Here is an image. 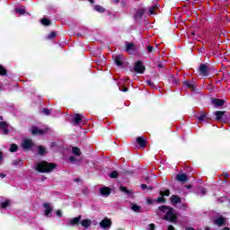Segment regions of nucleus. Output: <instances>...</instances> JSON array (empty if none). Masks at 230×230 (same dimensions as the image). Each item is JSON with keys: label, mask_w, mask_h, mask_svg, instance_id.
Wrapping results in <instances>:
<instances>
[{"label": "nucleus", "mask_w": 230, "mask_h": 230, "mask_svg": "<svg viewBox=\"0 0 230 230\" xmlns=\"http://www.w3.org/2000/svg\"><path fill=\"white\" fill-rule=\"evenodd\" d=\"M80 220H82V216L74 217L68 222V226H76V224L80 223Z\"/></svg>", "instance_id": "dca6fc26"}, {"label": "nucleus", "mask_w": 230, "mask_h": 230, "mask_svg": "<svg viewBox=\"0 0 230 230\" xmlns=\"http://www.w3.org/2000/svg\"><path fill=\"white\" fill-rule=\"evenodd\" d=\"M100 226L102 227V229H110V227L112 226V222L109 218H104L100 223Z\"/></svg>", "instance_id": "9d476101"}, {"label": "nucleus", "mask_w": 230, "mask_h": 230, "mask_svg": "<svg viewBox=\"0 0 230 230\" xmlns=\"http://www.w3.org/2000/svg\"><path fill=\"white\" fill-rule=\"evenodd\" d=\"M43 208H45L46 217H49V215H51V211H53V207H51V204L45 203L43 204Z\"/></svg>", "instance_id": "9b49d317"}, {"label": "nucleus", "mask_w": 230, "mask_h": 230, "mask_svg": "<svg viewBox=\"0 0 230 230\" xmlns=\"http://www.w3.org/2000/svg\"><path fill=\"white\" fill-rule=\"evenodd\" d=\"M205 230H211V228H209V227H207Z\"/></svg>", "instance_id": "e2e57ef3"}, {"label": "nucleus", "mask_w": 230, "mask_h": 230, "mask_svg": "<svg viewBox=\"0 0 230 230\" xmlns=\"http://www.w3.org/2000/svg\"><path fill=\"white\" fill-rule=\"evenodd\" d=\"M225 177H226V178L229 177V174H228V173H226V174H225Z\"/></svg>", "instance_id": "13d9d810"}, {"label": "nucleus", "mask_w": 230, "mask_h": 230, "mask_svg": "<svg viewBox=\"0 0 230 230\" xmlns=\"http://www.w3.org/2000/svg\"><path fill=\"white\" fill-rule=\"evenodd\" d=\"M148 229H149V230H154V229H155V225L150 224L149 226H148Z\"/></svg>", "instance_id": "09e8293b"}, {"label": "nucleus", "mask_w": 230, "mask_h": 230, "mask_svg": "<svg viewBox=\"0 0 230 230\" xmlns=\"http://www.w3.org/2000/svg\"><path fill=\"white\" fill-rule=\"evenodd\" d=\"M131 209L136 213H139V211H141V207L137 205H131Z\"/></svg>", "instance_id": "bb28decb"}, {"label": "nucleus", "mask_w": 230, "mask_h": 230, "mask_svg": "<svg viewBox=\"0 0 230 230\" xmlns=\"http://www.w3.org/2000/svg\"><path fill=\"white\" fill-rule=\"evenodd\" d=\"M186 230H195L193 227H187Z\"/></svg>", "instance_id": "5fc2aeb1"}, {"label": "nucleus", "mask_w": 230, "mask_h": 230, "mask_svg": "<svg viewBox=\"0 0 230 230\" xmlns=\"http://www.w3.org/2000/svg\"><path fill=\"white\" fill-rule=\"evenodd\" d=\"M120 191H123V193H127L128 195L131 193L130 190H127V188L123 186H120Z\"/></svg>", "instance_id": "f704fd0d"}, {"label": "nucleus", "mask_w": 230, "mask_h": 230, "mask_svg": "<svg viewBox=\"0 0 230 230\" xmlns=\"http://www.w3.org/2000/svg\"><path fill=\"white\" fill-rule=\"evenodd\" d=\"M159 211L165 213L164 220H169V222L175 223L177 220V214L175 210L168 206L159 207Z\"/></svg>", "instance_id": "f257e3e1"}, {"label": "nucleus", "mask_w": 230, "mask_h": 230, "mask_svg": "<svg viewBox=\"0 0 230 230\" xmlns=\"http://www.w3.org/2000/svg\"><path fill=\"white\" fill-rule=\"evenodd\" d=\"M39 154L40 155H44V154H46V148L42 146H39Z\"/></svg>", "instance_id": "c756f323"}, {"label": "nucleus", "mask_w": 230, "mask_h": 230, "mask_svg": "<svg viewBox=\"0 0 230 230\" xmlns=\"http://www.w3.org/2000/svg\"><path fill=\"white\" fill-rule=\"evenodd\" d=\"M176 179L180 182H186V181H188V176H186V174H177Z\"/></svg>", "instance_id": "aec40b11"}, {"label": "nucleus", "mask_w": 230, "mask_h": 230, "mask_svg": "<svg viewBox=\"0 0 230 230\" xmlns=\"http://www.w3.org/2000/svg\"><path fill=\"white\" fill-rule=\"evenodd\" d=\"M72 152L74 155H82V152L80 151V148L78 147H72Z\"/></svg>", "instance_id": "393cba45"}, {"label": "nucleus", "mask_w": 230, "mask_h": 230, "mask_svg": "<svg viewBox=\"0 0 230 230\" xmlns=\"http://www.w3.org/2000/svg\"><path fill=\"white\" fill-rule=\"evenodd\" d=\"M187 1H197V0H187Z\"/></svg>", "instance_id": "0e129e2a"}, {"label": "nucleus", "mask_w": 230, "mask_h": 230, "mask_svg": "<svg viewBox=\"0 0 230 230\" xmlns=\"http://www.w3.org/2000/svg\"><path fill=\"white\" fill-rule=\"evenodd\" d=\"M35 170L41 173H48L55 170V164H49L46 161H42L36 164Z\"/></svg>", "instance_id": "f03ea898"}, {"label": "nucleus", "mask_w": 230, "mask_h": 230, "mask_svg": "<svg viewBox=\"0 0 230 230\" xmlns=\"http://www.w3.org/2000/svg\"><path fill=\"white\" fill-rule=\"evenodd\" d=\"M185 188L190 189V188H191V185L185 186Z\"/></svg>", "instance_id": "bf43d9fd"}, {"label": "nucleus", "mask_w": 230, "mask_h": 230, "mask_svg": "<svg viewBox=\"0 0 230 230\" xmlns=\"http://www.w3.org/2000/svg\"><path fill=\"white\" fill-rule=\"evenodd\" d=\"M222 230H230L229 227H225Z\"/></svg>", "instance_id": "4d7b16f0"}, {"label": "nucleus", "mask_w": 230, "mask_h": 230, "mask_svg": "<svg viewBox=\"0 0 230 230\" xmlns=\"http://www.w3.org/2000/svg\"><path fill=\"white\" fill-rule=\"evenodd\" d=\"M56 215H57L58 217H62V211L58 210V211L56 212Z\"/></svg>", "instance_id": "8fccbe9b"}, {"label": "nucleus", "mask_w": 230, "mask_h": 230, "mask_svg": "<svg viewBox=\"0 0 230 230\" xmlns=\"http://www.w3.org/2000/svg\"><path fill=\"white\" fill-rule=\"evenodd\" d=\"M55 37H57V34H55V32H51L49 35V39H55Z\"/></svg>", "instance_id": "37998d69"}, {"label": "nucleus", "mask_w": 230, "mask_h": 230, "mask_svg": "<svg viewBox=\"0 0 230 230\" xmlns=\"http://www.w3.org/2000/svg\"><path fill=\"white\" fill-rule=\"evenodd\" d=\"M224 103H226L225 100L212 99V104L215 105V107H223Z\"/></svg>", "instance_id": "f8f14e48"}, {"label": "nucleus", "mask_w": 230, "mask_h": 230, "mask_svg": "<svg viewBox=\"0 0 230 230\" xmlns=\"http://www.w3.org/2000/svg\"><path fill=\"white\" fill-rule=\"evenodd\" d=\"M114 60H115V64H117L118 66H121V64H123V56H114Z\"/></svg>", "instance_id": "6ab92c4d"}, {"label": "nucleus", "mask_w": 230, "mask_h": 230, "mask_svg": "<svg viewBox=\"0 0 230 230\" xmlns=\"http://www.w3.org/2000/svg\"><path fill=\"white\" fill-rule=\"evenodd\" d=\"M8 206H10V200H5L4 202H3V203L1 204V208H2L3 209H5V208H8Z\"/></svg>", "instance_id": "7c9ffc66"}, {"label": "nucleus", "mask_w": 230, "mask_h": 230, "mask_svg": "<svg viewBox=\"0 0 230 230\" xmlns=\"http://www.w3.org/2000/svg\"><path fill=\"white\" fill-rule=\"evenodd\" d=\"M16 13H19L20 15H24L26 13V8L22 7V8H16L14 10Z\"/></svg>", "instance_id": "b1692460"}, {"label": "nucleus", "mask_w": 230, "mask_h": 230, "mask_svg": "<svg viewBox=\"0 0 230 230\" xmlns=\"http://www.w3.org/2000/svg\"><path fill=\"white\" fill-rule=\"evenodd\" d=\"M214 224L220 227V226H224V224H226V218L220 217L217 218L216 220H214Z\"/></svg>", "instance_id": "f3484780"}, {"label": "nucleus", "mask_w": 230, "mask_h": 230, "mask_svg": "<svg viewBox=\"0 0 230 230\" xmlns=\"http://www.w3.org/2000/svg\"><path fill=\"white\" fill-rule=\"evenodd\" d=\"M4 177H6L5 174L0 173V179H4Z\"/></svg>", "instance_id": "603ef678"}, {"label": "nucleus", "mask_w": 230, "mask_h": 230, "mask_svg": "<svg viewBox=\"0 0 230 230\" xmlns=\"http://www.w3.org/2000/svg\"><path fill=\"white\" fill-rule=\"evenodd\" d=\"M168 230H175V228L173 227V226L171 225L168 226Z\"/></svg>", "instance_id": "3c124183"}, {"label": "nucleus", "mask_w": 230, "mask_h": 230, "mask_svg": "<svg viewBox=\"0 0 230 230\" xmlns=\"http://www.w3.org/2000/svg\"><path fill=\"white\" fill-rule=\"evenodd\" d=\"M22 146L23 150H30L33 147V141L29 138H24L22 142Z\"/></svg>", "instance_id": "20e7f679"}, {"label": "nucleus", "mask_w": 230, "mask_h": 230, "mask_svg": "<svg viewBox=\"0 0 230 230\" xmlns=\"http://www.w3.org/2000/svg\"><path fill=\"white\" fill-rule=\"evenodd\" d=\"M146 84H147V85H150V87H152L153 89H154V87H155V84H154V83H152V81H150V80H147Z\"/></svg>", "instance_id": "ea45409f"}, {"label": "nucleus", "mask_w": 230, "mask_h": 230, "mask_svg": "<svg viewBox=\"0 0 230 230\" xmlns=\"http://www.w3.org/2000/svg\"><path fill=\"white\" fill-rule=\"evenodd\" d=\"M147 203H148V204H152V199H147Z\"/></svg>", "instance_id": "6e6d98bb"}, {"label": "nucleus", "mask_w": 230, "mask_h": 230, "mask_svg": "<svg viewBox=\"0 0 230 230\" xmlns=\"http://www.w3.org/2000/svg\"><path fill=\"white\" fill-rule=\"evenodd\" d=\"M85 121V118L80 114H75L73 119L74 125H80V123H84Z\"/></svg>", "instance_id": "1a4fd4ad"}, {"label": "nucleus", "mask_w": 230, "mask_h": 230, "mask_svg": "<svg viewBox=\"0 0 230 230\" xmlns=\"http://www.w3.org/2000/svg\"><path fill=\"white\" fill-rule=\"evenodd\" d=\"M3 161V154L0 152V162Z\"/></svg>", "instance_id": "864d4df0"}, {"label": "nucleus", "mask_w": 230, "mask_h": 230, "mask_svg": "<svg viewBox=\"0 0 230 230\" xmlns=\"http://www.w3.org/2000/svg\"><path fill=\"white\" fill-rule=\"evenodd\" d=\"M199 191L201 193V196L207 195V193H208V190H206L204 188L199 189Z\"/></svg>", "instance_id": "4c0bfd02"}, {"label": "nucleus", "mask_w": 230, "mask_h": 230, "mask_svg": "<svg viewBox=\"0 0 230 230\" xmlns=\"http://www.w3.org/2000/svg\"><path fill=\"white\" fill-rule=\"evenodd\" d=\"M199 73L202 76H208V66L204 64L199 66Z\"/></svg>", "instance_id": "4468645a"}, {"label": "nucleus", "mask_w": 230, "mask_h": 230, "mask_svg": "<svg viewBox=\"0 0 230 230\" xmlns=\"http://www.w3.org/2000/svg\"><path fill=\"white\" fill-rule=\"evenodd\" d=\"M100 193L101 195H102L103 197H109V195H111V189L107 188V187H103L100 190Z\"/></svg>", "instance_id": "2eb2a0df"}, {"label": "nucleus", "mask_w": 230, "mask_h": 230, "mask_svg": "<svg viewBox=\"0 0 230 230\" xmlns=\"http://www.w3.org/2000/svg\"><path fill=\"white\" fill-rule=\"evenodd\" d=\"M82 227H84V229L89 228V226H91V224H93V221L91 219H83L80 222Z\"/></svg>", "instance_id": "ddd939ff"}, {"label": "nucleus", "mask_w": 230, "mask_h": 230, "mask_svg": "<svg viewBox=\"0 0 230 230\" xmlns=\"http://www.w3.org/2000/svg\"><path fill=\"white\" fill-rule=\"evenodd\" d=\"M31 132L32 136H42V134H46V132H48V128L40 129L37 127H33L31 128Z\"/></svg>", "instance_id": "39448f33"}, {"label": "nucleus", "mask_w": 230, "mask_h": 230, "mask_svg": "<svg viewBox=\"0 0 230 230\" xmlns=\"http://www.w3.org/2000/svg\"><path fill=\"white\" fill-rule=\"evenodd\" d=\"M114 3H119V0H113Z\"/></svg>", "instance_id": "052dcab7"}, {"label": "nucleus", "mask_w": 230, "mask_h": 230, "mask_svg": "<svg viewBox=\"0 0 230 230\" xmlns=\"http://www.w3.org/2000/svg\"><path fill=\"white\" fill-rule=\"evenodd\" d=\"M156 202H159V203H161V202H165V199L163 198V196L162 197H160V198H158L157 199H156Z\"/></svg>", "instance_id": "a18cd8bd"}, {"label": "nucleus", "mask_w": 230, "mask_h": 230, "mask_svg": "<svg viewBox=\"0 0 230 230\" xmlns=\"http://www.w3.org/2000/svg\"><path fill=\"white\" fill-rule=\"evenodd\" d=\"M199 121H204L206 119V113L201 114L199 117H198Z\"/></svg>", "instance_id": "e433bc0d"}, {"label": "nucleus", "mask_w": 230, "mask_h": 230, "mask_svg": "<svg viewBox=\"0 0 230 230\" xmlns=\"http://www.w3.org/2000/svg\"><path fill=\"white\" fill-rule=\"evenodd\" d=\"M22 161L21 160H15L13 161L14 166H18V164H21Z\"/></svg>", "instance_id": "49530a36"}, {"label": "nucleus", "mask_w": 230, "mask_h": 230, "mask_svg": "<svg viewBox=\"0 0 230 230\" xmlns=\"http://www.w3.org/2000/svg\"><path fill=\"white\" fill-rule=\"evenodd\" d=\"M141 189H142V190H153L152 187H148V186H146V184H142V185H141Z\"/></svg>", "instance_id": "58836bf2"}, {"label": "nucleus", "mask_w": 230, "mask_h": 230, "mask_svg": "<svg viewBox=\"0 0 230 230\" xmlns=\"http://www.w3.org/2000/svg\"><path fill=\"white\" fill-rule=\"evenodd\" d=\"M152 51H154V47L152 46H147V53H152Z\"/></svg>", "instance_id": "79ce46f5"}, {"label": "nucleus", "mask_w": 230, "mask_h": 230, "mask_svg": "<svg viewBox=\"0 0 230 230\" xmlns=\"http://www.w3.org/2000/svg\"><path fill=\"white\" fill-rule=\"evenodd\" d=\"M118 172H116V171H113L111 174H110V177L111 178V179H117V177H118Z\"/></svg>", "instance_id": "72a5a7b5"}, {"label": "nucleus", "mask_w": 230, "mask_h": 230, "mask_svg": "<svg viewBox=\"0 0 230 230\" xmlns=\"http://www.w3.org/2000/svg\"><path fill=\"white\" fill-rule=\"evenodd\" d=\"M171 201L172 204H179V202H181V198H179L178 196L172 195L171 197Z\"/></svg>", "instance_id": "5701e85b"}, {"label": "nucleus", "mask_w": 230, "mask_h": 230, "mask_svg": "<svg viewBox=\"0 0 230 230\" xmlns=\"http://www.w3.org/2000/svg\"><path fill=\"white\" fill-rule=\"evenodd\" d=\"M94 10H96V12H101V13H103V12H105V9L100 5H96L94 7Z\"/></svg>", "instance_id": "2f4dec72"}, {"label": "nucleus", "mask_w": 230, "mask_h": 230, "mask_svg": "<svg viewBox=\"0 0 230 230\" xmlns=\"http://www.w3.org/2000/svg\"><path fill=\"white\" fill-rule=\"evenodd\" d=\"M161 197H170V190H165L164 191H160Z\"/></svg>", "instance_id": "cd10ccee"}, {"label": "nucleus", "mask_w": 230, "mask_h": 230, "mask_svg": "<svg viewBox=\"0 0 230 230\" xmlns=\"http://www.w3.org/2000/svg\"><path fill=\"white\" fill-rule=\"evenodd\" d=\"M184 85L192 91H195V84L190 81H185Z\"/></svg>", "instance_id": "412c9836"}, {"label": "nucleus", "mask_w": 230, "mask_h": 230, "mask_svg": "<svg viewBox=\"0 0 230 230\" xmlns=\"http://www.w3.org/2000/svg\"><path fill=\"white\" fill-rule=\"evenodd\" d=\"M126 51L129 55H134L137 51V46L134 43L126 42Z\"/></svg>", "instance_id": "7ed1b4c3"}, {"label": "nucleus", "mask_w": 230, "mask_h": 230, "mask_svg": "<svg viewBox=\"0 0 230 230\" xmlns=\"http://www.w3.org/2000/svg\"><path fill=\"white\" fill-rule=\"evenodd\" d=\"M119 91H121L122 93H127V91H128V88H127V87H123V88H121V87H119Z\"/></svg>", "instance_id": "c03bdc74"}, {"label": "nucleus", "mask_w": 230, "mask_h": 230, "mask_svg": "<svg viewBox=\"0 0 230 230\" xmlns=\"http://www.w3.org/2000/svg\"><path fill=\"white\" fill-rule=\"evenodd\" d=\"M70 163H76V158L75 156H70Z\"/></svg>", "instance_id": "de8ad7c7"}, {"label": "nucleus", "mask_w": 230, "mask_h": 230, "mask_svg": "<svg viewBox=\"0 0 230 230\" xmlns=\"http://www.w3.org/2000/svg\"><path fill=\"white\" fill-rule=\"evenodd\" d=\"M137 17H139L141 19V17H143V15H145V9H140L137 12Z\"/></svg>", "instance_id": "c85d7f7f"}, {"label": "nucleus", "mask_w": 230, "mask_h": 230, "mask_svg": "<svg viewBox=\"0 0 230 230\" xmlns=\"http://www.w3.org/2000/svg\"><path fill=\"white\" fill-rule=\"evenodd\" d=\"M134 70L136 71V73H140L141 75H143V73H145V66H143V63L141 61H137L135 64Z\"/></svg>", "instance_id": "6e6552de"}, {"label": "nucleus", "mask_w": 230, "mask_h": 230, "mask_svg": "<svg viewBox=\"0 0 230 230\" xmlns=\"http://www.w3.org/2000/svg\"><path fill=\"white\" fill-rule=\"evenodd\" d=\"M42 112H44V114H46L47 116H49V113H50L49 110L47 109V108H44V109L42 110Z\"/></svg>", "instance_id": "a19ab883"}, {"label": "nucleus", "mask_w": 230, "mask_h": 230, "mask_svg": "<svg viewBox=\"0 0 230 230\" xmlns=\"http://www.w3.org/2000/svg\"><path fill=\"white\" fill-rule=\"evenodd\" d=\"M217 121H226L227 115L225 111H217L215 112Z\"/></svg>", "instance_id": "423d86ee"}, {"label": "nucleus", "mask_w": 230, "mask_h": 230, "mask_svg": "<svg viewBox=\"0 0 230 230\" xmlns=\"http://www.w3.org/2000/svg\"><path fill=\"white\" fill-rule=\"evenodd\" d=\"M0 128L3 130L4 136H6V134H9L10 130H12V126L8 125L4 121H2L0 122Z\"/></svg>", "instance_id": "0eeeda50"}, {"label": "nucleus", "mask_w": 230, "mask_h": 230, "mask_svg": "<svg viewBox=\"0 0 230 230\" xmlns=\"http://www.w3.org/2000/svg\"><path fill=\"white\" fill-rule=\"evenodd\" d=\"M0 75H6V69L3 66H0Z\"/></svg>", "instance_id": "c9c22d12"}, {"label": "nucleus", "mask_w": 230, "mask_h": 230, "mask_svg": "<svg viewBox=\"0 0 230 230\" xmlns=\"http://www.w3.org/2000/svg\"><path fill=\"white\" fill-rule=\"evenodd\" d=\"M157 4H155L153 6L149 8V13L151 15H155V12L157 11Z\"/></svg>", "instance_id": "4be33fe9"}, {"label": "nucleus", "mask_w": 230, "mask_h": 230, "mask_svg": "<svg viewBox=\"0 0 230 230\" xmlns=\"http://www.w3.org/2000/svg\"><path fill=\"white\" fill-rule=\"evenodd\" d=\"M40 22L43 26H49V24H51V22L48 18L41 19Z\"/></svg>", "instance_id": "a878e982"}, {"label": "nucleus", "mask_w": 230, "mask_h": 230, "mask_svg": "<svg viewBox=\"0 0 230 230\" xmlns=\"http://www.w3.org/2000/svg\"><path fill=\"white\" fill-rule=\"evenodd\" d=\"M137 143H138V145H140L142 148H145V146H146V140H145V137H138L137 138Z\"/></svg>", "instance_id": "a211bd4d"}, {"label": "nucleus", "mask_w": 230, "mask_h": 230, "mask_svg": "<svg viewBox=\"0 0 230 230\" xmlns=\"http://www.w3.org/2000/svg\"><path fill=\"white\" fill-rule=\"evenodd\" d=\"M18 146L15 144H12L10 147V152H17Z\"/></svg>", "instance_id": "473e14b6"}, {"label": "nucleus", "mask_w": 230, "mask_h": 230, "mask_svg": "<svg viewBox=\"0 0 230 230\" xmlns=\"http://www.w3.org/2000/svg\"><path fill=\"white\" fill-rule=\"evenodd\" d=\"M90 3H94V0H88Z\"/></svg>", "instance_id": "680f3d73"}]
</instances>
